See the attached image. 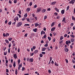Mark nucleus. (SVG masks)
<instances>
[{
  "label": "nucleus",
  "mask_w": 75,
  "mask_h": 75,
  "mask_svg": "<svg viewBox=\"0 0 75 75\" xmlns=\"http://www.w3.org/2000/svg\"><path fill=\"white\" fill-rule=\"evenodd\" d=\"M70 37H73V38H74V37H75V36L74 35H71Z\"/></svg>",
  "instance_id": "nucleus-45"
},
{
  "label": "nucleus",
  "mask_w": 75,
  "mask_h": 75,
  "mask_svg": "<svg viewBox=\"0 0 75 75\" xmlns=\"http://www.w3.org/2000/svg\"><path fill=\"white\" fill-rule=\"evenodd\" d=\"M45 50H46V48H45V47H44L42 49V51H44Z\"/></svg>",
  "instance_id": "nucleus-28"
},
{
  "label": "nucleus",
  "mask_w": 75,
  "mask_h": 75,
  "mask_svg": "<svg viewBox=\"0 0 75 75\" xmlns=\"http://www.w3.org/2000/svg\"><path fill=\"white\" fill-rule=\"evenodd\" d=\"M34 7L35 8H37V5H35L34 6Z\"/></svg>",
  "instance_id": "nucleus-59"
},
{
  "label": "nucleus",
  "mask_w": 75,
  "mask_h": 75,
  "mask_svg": "<svg viewBox=\"0 0 75 75\" xmlns=\"http://www.w3.org/2000/svg\"><path fill=\"white\" fill-rule=\"evenodd\" d=\"M48 72H49V73H50V74H51V70L49 69L48 70Z\"/></svg>",
  "instance_id": "nucleus-58"
},
{
  "label": "nucleus",
  "mask_w": 75,
  "mask_h": 75,
  "mask_svg": "<svg viewBox=\"0 0 75 75\" xmlns=\"http://www.w3.org/2000/svg\"><path fill=\"white\" fill-rule=\"evenodd\" d=\"M48 38L49 41H51V37H48Z\"/></svg>",
  "instance_id": "nucleus-49"
},
{
  "label": "nucleus",
  "mask_w": 75,
  "mask_h": 75,
  "mask_svg": "<svg viewBox=\"0 0 75 75\" xmlns=\"http://www.w3.org/2000/svg\"><path fill=\"white\" fill-rule=\"evenodd\" d=\"M8 40H9V41H11V40H12V38H9L8 39Z\"/></svg>",
  "instance_id": "nucleus-35"
},
{
  "label": "nucleus",
  "mask_w": 75,
  "mask_h": 75,
  "mask_svg": "<svg viewBox=\"0 0 75 75\" xmlns=\"http://www.w3.org/2000/svg\"><path fill=\"white\" fill-rule=\"evenodd\" d=\"M6 72H7V73H8V72H9V71L8 70V69H6Z\"/></svg>",
  "instance_id": "nucleus-55"
},
{
  "label": "nucleus",
  "mask_w": 75,
  "mask_h": 75,
  "mask_svg": "<svg viewBox=\"0 0 75 75\" xmlns=\"http://www.w3.org/2000/svg\"><path fill=\"white\" fill-rule=\"evenodd\" d=\"M21 67H22V64H20V65L18 66V70H20V68H21Z\"/></svg>",
  "instance_id": "nucleus-14"
},
{
  "label": "nucleus",
  "mask_w": 75,
  "mask_h": 75,
  "mask_svg": "<svg viewBox=\"0 0 75 75\" xmlns=\"http://www.w3.org/2000/svg\"><path fill=\"white\" fill-rule=\"evenodd\" d=\"M37 28H36L35 29H33V31H34V32H37Z\"/></svg>",
  "instance_id": "nucleus-21"
},
{
  "label": "nucleus",
  "mask_w": 75,
  "mask_h": 75,
  "mask_svg": "<svg viewBox=\"0 0 75 75\" xmlns=\"http://www.w3.org/2000/svg\"><path fill=\"white\" fill-rule=\"evenodd\" d=\"M33 5V3L32 2H30V6H32Z\"/></svg>",
  "instance_id": "nucleus-56"
},
{
  "label": "nucleus",
  "mask_w": 75,
  "mask_h": 75,
  "mask_svg": "<svg viewBox=\"0 0 75 75\" xmlns=\"http://www.w3.org/2000/svg\"><path fill=\"white\" fill-rule=\"evenodd\" d=\"M5 41L6 42V43L7 44H8L9 43L8 40L7 39L5 40Z\"/></svg>",
  "instance_id": "nucleus-26"
},
{
  "label": "nucleus",
  "mask_w": 75,
  "mask_h": 75,
  "mask_svg": "<svg viewBox=\"0 0 75 75\" xmlns=\"http://www.w3.org/2000/svg\"><path fill=\"white\" fill-rule=\"evenodd\" d=\"M15 19H16V20H17V21H18V16H17L15 18Z\"/></svg>",
  "instance_id": "nucleus-25"
},
{
  "label": "nucleus",
  "mask_w": 75,
  "mask_h": 75,
  "mask_svg": "<svg viewBox=\"0 0 75 75\" xmlns=\"http://www.w3.org/2000/svg\"><path fill=\"white\" fill-rule=\"evenodd\" d=\"M54 14L55 15V16H57L58 15V13H57V12H55L54 13Z\"/></svg>",
  "instance_id": "nucleus-36"
},
{
  "label": "nucleus",
  "mask_w": 75,
  "mask_h": 75,
  "mask_svg": "<svg viewBox=\"0 0 75 75\" xmlns=\"http://www.w3.org/2000/svg\"><path fill=\"white\" fill-rule=\"evenodd\" d=\"M60 18V16L59 15H57V19H59Z\"/></svg>",
  "instance_id": "nucleus-29"
},
{
  "label": "nucleus",
  "mask_w": 75,
  "mask_h": 75,
  "mask_svg": "<svg viewBox=\"0 0 75 75\" xmlns=\"http://www.w3.org/2000/svg\"><path fill=\"white\" fill-rule=\"evenodd\" d=\"M54 10L56 11L58 13H59V9H58V8H54Z\"/></svg>",
  "instance_id": "nucleus-15"
},
{
  "label": "nucleus",
  "mask_w": 75,
  "mask_h": 75,
  "mask_svg": "<svg viewBox=\"0 0 75 75\" xmlns=\"http://www.w3.org/2000/svg\"><path fill=\"white\" fill-rule=\"evenodd\" d=\"M35 27H38V26H39V24H38L37 23H35Z\"/></svg>",
  "instance_id": "nucleus-12"
},
{
  "label": "nucleus",
  "mask_w": 75,
  "mask_h": 75,
  "mask_svg": "<svg viewBox=\"0 0 75 75\" xmlns=\"http://www.w3.org/2000/svg\"><path fill=\"white\" fill-rule=\"evenodd\" d=\"M63 41H64L63 40H62V41H60V42H59V44H61V43H63Z\"/></svg>",
  "instance_id": "nucleus-50"
},
{
  "label": "nucleus",
  "mask_w": 75,
  "mask_h": 75,
  "mask_svg": "<svg viewBox=\"0 0 75 75\" xmlns=\"http://www.w3.org/2000/svg\"><path fill=\"white\" fill-rule=\"evenodd\" d=\"M72 63H73V64H75V61H74V60L73 59H72Z\"/></svg>",
  "instance_id": "nucleus-64"
},
{
  "label": "nucleus",
  "mask_w": 75,
  "mask_h": 75,
  "mask_svg": "<svg viewBox=\"0 0 75 75\" xmlns=\"http://www.w3.org/2000/svg\"><path fill=\"white\" fill-rule=\"evenodd\" d=\"M53 34H54V36H55L57 35V33L55 32H54Z\"/></svg>",
  "instance_id": "nucleus-60"
},
{
  "label": "nucleus",
  "mask_w": 75,
  "mask_h": 75,
  "mask_svg": "<svg viewBox=\"0 0 75 75\" xmlns=\"http://www.w3.org/2000/svg\"><path fill=\"white\" fill-rule=\"evenodd\" d=\"M45 11H46V9H43L42 10V12L43 13H44L45 12Z\"/></svg>",
  "instance_id": "nucleus-8"
},
{
  "label": "nucleus",
  "mask_w": 75,
  "mask_h": 75,
  "mask_svg": "<svg viewBox=\"0 0 75 75\" xmlns=\"http://www.w3.org/2000/svg\"><path fill=\"white\" fill-rule=\"evenodd\" d=\"M56 3V1L52 2L51 4H52V5H54V4H55Z\"/></svg>",
  "instance_id": "nucleus-27"
},
{
  "label": "nucleus",
  "mask_w": 75,
  "mask_h": 75,
  "mask_svg": "<svg viewBox=\"0 0 75 75\" xmlns=\"http://www.w3.org/2000/svg\"><path fill=\"white\" fill-rule=\"evenodd\" d=\"M11 43H9V46H8L9 48H10V47H11Z\"/></svg>",
  "instance_id": "nucleus-43"
},
{
  "label": "nucleus",
  "mask_w": 75,
  "mask_h": 75,
  "mask_svg": "<svg viewBox=\"0 0 75 75\" xmlns=\"http://www.w3.org/2000/svg\"><path fill=\"white\" fill-rule=\"evenodd\" d=\"M10 52V48H9L8 49V53L9 54Z\"/></svg>",
  "instance_id": "nucleus-57"
},
{
  "label": "nucleus",
  "mask_w": 75,
  "mask_h": 75,
  "mask_svg": "<svg viewBox=\"0 0 75 75\" xmlns=\"http://www.w3.org/2000/svg\"><path fill=\"white\" fill-rule=\"evenodd\" d=\"M44 17V20H46V19H47V16H45Z\"/></svg>",
  "instance_id": "nucleus-47"
},
{
  "label": "nucleus",
  "mask_w": 75,
  "mask_h": 75,
  "mask_svg": "<svg viewBox=\"0 0 75 75\" xmlns=\"http://www.w3.org/2000/svg\"><path fill=\"white\" fill-rule=\"evenodd\" d=\"M54 65H56V66H58V65H59L58 64H57V62H54Z\"/></svg>",
  "instance_id": "nucleus-44"
},
{
  "label": "nucleus",
  "mask_w": 75,
  "mask_h": 75,
  "mask_svg": "<svg viewBox=\"0 0 75 75\" xmlns=\"http://www.w3.org/2000/svg\"><path fill=\"white\" fill-rule=\"evenodd\" d=\"M64 50H65V51H66V52H68V51H69V50L68 49V48H65Z\"/></svg>",
  "instance_id": "nucleus-13"
},
{
  "label": "nucleus",
  "mask_w": 75,
  "mask_h": 75,
  "mask_svg": "<svg viewBox=\"0 0 75 75\" xmlns=\"http://www.w3.org/2000/svg\"><path fill=\"white\" fill-rule=\"evenodd\" d=\"M55 30V27L52 28L51 29V31H54Z\"/></svg>",
  "instance_id": "nucleus-10"
},
{
  "label": "nucleus",
  "mask_w": 75,
  "mask_h": 75,
  "mask_svg": "<svg viewBox=\"0 0 75 75\" xmlns=\"http://www.w3.org/2000/svg\"><path fill=\"white\" fill-rule=\"evenodd\" d=\"M72 20H74V21H75V18H74V16H72Z\"/></svg>",
  "instance_id": "nucleus-32"
},
{
  "label": "nucleus",
  "mask_w": 75,
  "mask_h": 75,
  "mask_svg": "<svg viewBox=\"0 0 75 75\" xmlns=\"http://www.w3.org/2000/svg\"><path fill=\"white\" fill-rule=\"evenodd\" d=\"M17 74H18V70L16 69L15 70V74L16 75H17Z\"/></svg>",
  "instance_id": "nucleus-18"
},
{
  "label": "nucleus",
  "mask_w": 75,
  "mask_h": 75,
  "mask_svg": "<svg viewBox=\"0 0 75 75\" xmlns=\"http://www.w3.org/2000/svg\"><path fill=\"white\" fill-rule=\"evenodd\" d=\"M41 10H42V9L40 7L38 8L37 10V12L36 13H39V12L41 11Z\"/></svg>",
  "instance_id": "nucleus-3"
},
{
  "label": "nucleus",
  "mask_w": 75,
  "mask_h": 75,
  "mask_svg": "<svg viewBox=\"0 0 75 75\" xmlns=\"http://www.w3.org/2000/svg\"><path fill=\"white\" fill-rule=\"evenodd\" d=\"M71 42H74V38L71 39Z\"/></svg>",
  "instance_id": "nucleus-24"
},
{
  "label": "nucleus",
  "mask_w": 75,
  "mask_h": 75,
  "mask_svg": "<svg viewBox=\"0 0 75 75\" xmlns=\"http://www.w3.org/2000/svg\"><path fill=\"white\" fill-rule=\"evenodd\" d=\"M13 57L15 59H16V58H17V56L16 54H13Z\"/></svg>",
  "instance_id": "nucleus-11"
},
{
  "label": "nucleus",
  "mask_w": 75,
  "mask_h": 75,
  "mask_svg": "<svg viewBox=\"0 0 75 75\" xmlns=\"http://www.w3.org/2000/svg\"><path fill=\"white\" fill-rule=\"evenodd\" d=\"M11 23H12V22L11 21H10L8 23V24L9 25H10L11 24Z\"/></svg>",
  "instance_id": "nucleus-23"
},
{
  "label": "nucleus",
  "mask_w": 75,
  "mask_h": 75,
  "mask_svg": "<svg viewBox=\"0 0 75 75\" xmlns=\"http://www.w3.org/2000/svg\"><path fill=\"white\" fill-rule=\"evenodd\" d=\"M8 22V21L7 20V19H6V21H5V24H7Z\"/></svg>",
  "instance_id": "nucleus-41"
},
{
  "label": "nucleus",
  "mask_w": 75,
  "mask_h": 75,
  "mask_svg": "<svg viewBox=\"0 0 75 75\" xmlns=\"http://www.w3.org/2000/svg\"><path fill=\"white\" fill-rule=\"evenodd\" d=\"M65 60L66 61V62L67 63V64H68V60L67 59H65Z\"/></svg>",
  "instance_id": "nucleus-42"
},
{
  "label": "nucleus",
  "mask_w": 75,
  "mask_h": 75,
  "mask_svg": "<svg viewBox=\"0 0 75 75\" xmlns=\"http://www.w3.org/2000/svg\"><path fill=\"white\" fill-rule=\"evenodd\" d=\"M75 0H71V1L69 2V3H70V4H74V3H75Z\"/></svg>",
  "instance_id": "nucleus-4"
},
{
  "label": "nucleus",
  "mask_w": 75,
  "mask_h": 75,
  "mask_svg": "<svg viewBox=\"0 0 75 75\" xmlns=\"http://www.w3.org/2000/svg\"><path fill=\"white\" fill-rule=\"evenodd\" d=\"M47 38V35H44V36L42 37V38L44 39V38Z\"/></svg>",
  "instance_id": "nucleus-16"
},
{
  "label": "nucleus",
  "mask_w": 75,
  "mask_h": 75,
  "mask_svg": "<svg viewBox=\"0 0 75 75\" xmlns=\"http://www.w3.org/2000/svg\"><path fill=\"white\" fill-rule=\"evenodd\" d=\"M65 20H66V18H65L64 17L62 20V22H64L65 23H66L67 21H65Z\"/></svg>",
  "instance_id": "nucleus-5"
},
{
  "label": "nucleus",
  "mask_w": 75,
  "mask_h": 75,
  "mask_svg": "<svg viewBox=\"0 0 75 75\" xmlns=\"http://www.w3.org/2000/svg\"><path fill=\"white\" fill-rule=\"evenodd\" d=\"M17 16H18L19 18H21V15H20L19 14H17Z\"/></svg>",
  "instance_id": "nucleus-46"
},
{
  "label": "nucleus",
  "mask_w": 75,
  "mask_h": 75,
  "mask_svg": "<svg viewBox=\"0 0 75 75\" xmlns=\"http://www.w3.org/2000/svg\"><path fill=\"white\" fill-rule=\"evenodd\" d=\"M35 48H36V47L35 46H33V50H35Z\"/></svg>",
  "instance_id": "nucleus-40"
},
{
  "label": "nucleus",
  "mask_w": 75,
  "mask_h": 75,
  "mask_svg": "<svg viewBox=\"0 0 75 75\" xmlns=\"http://www.w3.org/2000/svg\"><path fill=\"white\" fill-rule=\"evenodd\" d=\"M61 13L62 14H64L65 13V10L63 9L61 11Z\"/></svg>",
  "instance_id": "nucleus-6"
},
{
  "label": "nucleus",
  "mask_w": 75,
  "mask_h": 75,
  "mask_svg": "<svg viewBox=\"0 0 75 75\" xmlns=\"http://www.w3.org/2000/svg\"><path fill=\"white\" fill-rule=\"evenodd\" d=\"M18 13L20 14H21V10H20L19 11Z\"/></svg>",
  "instance_id": "nucleus-37"
},
{
  "label": "nucleus",
  "mask_w": 75,
  "mask_h": 75,
  "mask_svg": "<svg viewBox=\"0 0 75 75\" xmlns=\"http://www.w3.org/2000/svg\"><path fill=\"white\" fill-rule=\"evenodd\" d=\"M29 61L30 62H33V58H31L30 59Z\"/></svg>",
  "instance_id": "nucleus-17"
},
{
  "label": "nucleus",
  "mask_w": 75,
  "mask_h": 75,
  "mask_svg": "<svg viewBox=\"0 0 75 75\" xmlns=\"http://www.w3.org/2000/svg\"><path fill=\"white\" fill-rule=\"evenodd\" d=\"M30 10H31V8H28L26 10V11L28 12H29Z\"/></svg>",
  "instance_id": "nucleus-7"
},
{
  "label": "nucleus",
  "mask_w": 75,
  "mask_h": 75,
  "mask_svg": "<svg viewBox=\"0 0 75 75\" xmlns=\"http://www.w3.org/2000/svg\"><path fill=\"white\" fill-rule=\"evenodd\" d=\"M39 55L40 57H42L43 56V55L42 54H40Z\"/></svg>",
  "instance_id": "nucleus-51"
},
{
  "label": "nucleus",
  "mask_w": 75,
  "mask_h": 75,
  "mask_svg": "<svg viewBox=\"0 0 75 75\" xmlns=\"http://www.w3.org/2000/svg\"><path fill=\"white\" fill-rule=\"evenodd\" d=\"M24 17H25V18L27 17V13H25L24 15Z\"/></svg>",
  "instance_id": "nucleus-30"
},
{
  "label": "nucleus",
  "mask_w": 75,
  "mask_h": 75,
  "mask_svg": "<svg viewBox=\"0 0 75 75\" xmlns=\"http://www.w3.org/2000/svg\"><path fill=\"white\" fill-rule=\"evenodd\" d=\"M17 2V0H14V3H16Z\"/></svg>",
  "instance_id": "nucleus-52"
},
{
  "label": "nucleus",
  "mask_w": 75,
  "mask_h": 75,
  "mask_svg": "<svg viewBox=\"0 0 75 75\" xmlns=\"http://www.w3.org/2000/svg\"><path fill=\"white\" fill-rule=\"evenodd\" d=\"M55 25V22H53L51 24V27H53Z\"/></svg>",
  "instance_id": "nucleus-20"
},
{
  "label": "nucleus",
  "mask_w": 75,
  "mask_h": 75,
  "mask_svg": "<svg viewBox=\"0 0 75 75\" xmlns=\"http://www.w3.org/2000/svg\"><path fill=\"white\" fill-rule=\"evenodd\" d=\"M43 31H44L42 30V31L41 32V35H42V34H43Z\"/></svg>",
  "instance_id": "nucleus-54"
},
{
  "label": "nucleus",
  "mask_w": 75,
  "mask_h": 75,
  "mask_svg": "<svg viewBox=\"0 0 75 75\" xmlns=\"http://www.w3.org/2000/svg\"><path fill=\"white\" fill-rule=\"evenodd\" d=\"M38 50H36L34 51L33 52V53L34 54H37V53H38Z\"/></svg>",
  "instance_id": "nucleus-9"
},
{
  "label": "nucleus",
  "mask_w": 75,
  "mask_h": 75,
  "mask_svg": "<svg viewBox=\"0 0 75 75\" xmlns=\"http://www.w3.org/2000/svg\"><path fill=\"white\" fill-rule=\"evenodd\" d=\"M25 70V68L24 67H22V71H24Z\"/></svg>",
  "instance_id": "nucleus-39"
},
{
  "label": "nucleus",
  "mask_w": 75,
  "mask_h": 75,
  "mask_svg": "<svg viewBox=\"0 0 75 75\" xmlns=\"http://www.w3.org/2000/svg\"><path fill=\"white\" fill-rule=\"evenodd\" d=\"M10 34H9V33H6V34H5V33H3V36L4 37H7V36H8Z\"/></svg>",
  "instance_id": "nucleus-1"
},
{
  "label": "nucleus",
  "mask_w": 75,
  "mask_h": 75,
  "mask_svg": "<svg viewBox=\"0 0 75 75\" xmlns=\"http://www.w3.org/2000/svg\"><path fill=\"white\" fill-rule=\"evenodd\" d=\"M69 6H67V11L68 10H69Z\"/></svg>",
  "instance_id": "nucleus-33"
},
{
  "label": "nucleus",
  "mask_w": 75,
  "mask_h": 75,
  "mask_svg": "<svg viewBox=\"0 0 75 75\" xmlns=\"http://www.w3.org/2000/svg\"><path fill=\"white\" fill-rule=\"evenodd\" d=\"M24 26L25 27H26V26H30V24H25L24 25Z\"/></svg>",
  "instance_id": "nucleus-22"
},
{
  "label": "nucleus",
  "mask_w": 75,
  "mask_h": 75,
  "mask_svg": "<svg viewBox=\"0 0 75 75\" xmlns=\"http://www.w3.org/2000/svg\"><path fill=\"white\" fill-rule=\"evenodd\" d=\"M44 46L45 47H48V44L47 43H46L45 45Z\"/></svg>",
  "instance_id": "nucleus-53"
},
{
  "label": "nucleus",
  "mask_w": 75,
  "mask_h": 75,
  "mask_svg": "<svg viewBox=\"0 0 75 75\" xmlns=\"http://www.w3.org/2000/svg\"><path fill=\"white\" fill-rule=\"evenodd\" d=\"M47 11H51V8H49L47 9Z\"/></svg>",
  "instance_id": "nucleus-48"
},
{
  "label": "nucleus",
  "mask_w": 75,
  "mask_h": 75,
  "mask_svg": "<svg viewBox=\"0 0 75 75\" xmlns=\"http://www.w3.org/2000/svg\"><path fill=\"white\" fill-rule=\"evenodd\" d=\"M53 42H54L55 41V38H54L53 39Z\"/></svg>",
  "instance_id": "nucleus-63"
},
{
  "label": "nucleus",
  "mask_w": 75,
  "mask_h": 75,
  "mask_svg": "<svg viewBox=\"0 0 75 75\" xmlns=\"http://www.w3.org/2000/svg\"><path fill=\"white\" fill-rule=\"evenodd\" d=\"M8 3H9V4H12V2H11V1L10 0L8 1Z\"/></svg>",
  "instance_id": "nucleus-38"
},
{
  "label": "nucleus",
  "mask_w": 75,
  "mask_h": 75,
  "mask_svg": "<svg viewBox=\"0 0 75 75\" xmlns=\"http://www.w3.org/2000/svg\"><path fill=\"white\" fill-rule=\"evenodd\" d=\"M7 51L6 52H4V55H7Z\"/></svg>",
  "instance_id": "nucleus-34"
},
{
  "label": "nucleus",
  "mask_w": 75,
  "mask_h": 75,
  "mask_svg": "<svg viewBox=\"0 0 75 75\" xmlns=\"http://www.w3.org/2000/svg\"><path fill=\"white\" fill-rule=\"evenodd\" d=\"M13 65L14 68H15V67H16V62L15 61L14 62L13 64Z\"/></svg>",
  "instance_id": "nucleus-19"
},
{
  "label": "nucleus",
  "mask_w": 75,
  "mask_h": 75,
  "mask_svg": "<svg viewBox=\"0 0 75 75\" xmlns=\"http://www.w3.org/2000/svg\"><path fill=\"white\" fill-rule=\"evenodd\" d=\"M20 59H18V64H20Z\"/></svg>",
  "instance_id": "nucleus-31"
},
{
  "label": "nucleus",
  "mask_w": 75,
  "mask_h": 75,
  "mask_svg": "<svg viewBox=\"0 0 75 75\" xmlns=\"http://www.w3.org/2000/svg\"><path fill=\"white\" fill-rule=\"evenodd\" d=\"M61 23H59L58 24V26L59 27H61Z\"/></svg>",
  "instance_id": "nucleus-62"
},
{
  "label": "nucleus",
  "mask_w": 75,
  "mask_h": 75,
  "mask_svg": "<svg viewBox=\"0 0 75 75\" xmlns=\"http://www.w3.org/2000/svg\"><path fill=\"white\" fill-rule=\"evenodd\" d=\"M70 25L71 26V27H73V25H74V23H72Z\"/></svg>",
  "instance_id": "nucleus-61"
},
{
  "label": "nucleus",
  "mask_w": 75,
  "mask_h": 75,
  "mask_svg": "<svg viewBox=\"0 0 75 75\" xmlns=\"http://www.w3.org/2000/svg\"><path fill=\"white\" fill-rule=\"evenodd\" d=\"M22 23L21 22H20L18 23L16 25V27H20V26H21L22 25Z\"/></svg>",
  "instance_id": "nucleus-2"
}]
</instances>
